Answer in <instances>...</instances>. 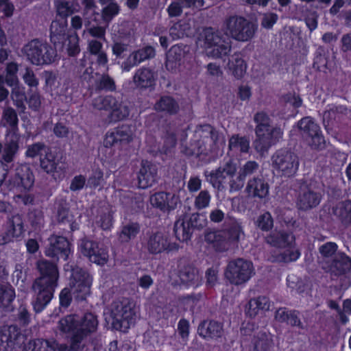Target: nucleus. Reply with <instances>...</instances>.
I'll list each match as a JSON object with an SVG mask.
<instances>
[{
	"mask_svg": "<svg viewBox=\"0 0 351 351\" xmlns=\"http://www.w3.org/2000/svg\"><path fill=\"white\" fill-rule=\"evenodd\" d=\"M337 250L338 245L332 241H328L319 247L318 251L322 258L320 263L322 267L324 266L325 262L330 261L337 255Z\"/></svg>",
	"mask_w": 351,
	"mask_h": 351,
	"instance_id": "obj_45",
	"label": "nucleus"
},
{
	"mask_svg": "<svg viewBox=\"0 0 351 351\" xmlns=\"http://www.w3.org/2000/svg\"><path fill=\"white\" fill-rule=\"evenodd\" d=\"M95 88L99 91L114 92L116 90L114 80L108 75L103 74L101 77L95 82Z\"/></svg>",
	"mask_w": 351,
	"mask_h": 351,
	"instance_id": "obj_50",
	"label": "nucleus"
},
{
	"mask_svg": "<svg viewBox=\"0 0 351 351\" xmlns=\"http://www.w3.org/2000/svg\"><path fill=\"white\" fill-rule=\"evenodd\" d=\"M150 202L153 206L162 212L169 213L176 208L180 200L178 197L171 193L160 191L152 195Z\"/></svg>",
	"mask_w": 351,
	"mask_h": 351,
	"instance_id": "obj_24",
	"label": "nucleus"
},
{
	"mask_svg": "<svg viewBox=\"0 0 351 351\" xmlns=\"http://www.w3.org/2000/svg\"><path fill=\"white\" fill-rule=\"evenodd\" d=\"M67 20L55 19L50 25V40L54 45H64L66 41Z\"/></svg>",
	"mask_w": 351,
	"mask_h": 351,
	"instance_id": "obj_30",
	"label": "nucleus"
},
{
	"mask_svg": "<svg viewBox=\"0 0 351 351\" xmlns=\"http://www.w3.org/2000/svg\"><path fill=\"white\" fill-rule=\"evenodd\" d=\"M228 66L232 74L237 79H241L243 77L247 68L245 60L238 56L232 57V59L229 60Z\"/></svg>",
	"mask_w": 351,
	"mask_h": 351,
	"instance_id": "obj_47",
	"label": "nucleus"
},
{
	"mask_svg": "<svg viewBox=\"0 0 351 351\" xmlns=\"http://www.w3.org/2000/svg\"><path fill=\"white\" fill-rule=\"evenodd\" d=\"M48 147L43 142L34 143L27 147L25 156L27 158H35L43 156V153L47 151Z\"/></svg>",
	"mask_w": 351,
	"mask_h": 351,
	"instance_id": "obj_57",
	"label": "nucleus"
},
{
	"mask_svg": "<svg viewBox=\"0 0 351 351\" xmlns=\"http://www.w3.org/2000/svg\"><path fill=\"white\" fill-rule=\"evenodd\" d=\"M111 317L114 329L127 332L136 322V312L134 304L127 298L114 301L111 305Z\"/></svg>",
	"mask_w": 351,
	"mask_h": 351,
	"instance_id": "obj_4",
	"label": "nucleus"
},
{
	"mask_svg": "<svg viewBox=\"0 0 351 351\" xmlns=\"http://www.w3.org/2000/svg\"><path fill=\"white\" fill-rule=\"evenodd\" d=\"M62 157L59 158L57 153L51 151V148H47L45 154L40 157V167L47 173L55 176L58 174L60 179L64 176L65 168L59 166L61 162Z\"/></svg>",
	"mask_w": 351,
	"mask_h": 351,
	"instance_id": "obj_20",
	"label": "nucleus"
},
{
	"mask_svg": "<svg viewBox=\"0 0 351 351\" xmlns=\"http://www.w3.org/2000/svg\"><path fill=\"white\" fill-rule=\"evenodd\" d=\"M11 226L12 231V234L14 237L19 238L23 235L25 230L22 218L19 215L13 217Z\"/></svg>",
	"mask_w": 351,
	"mask_h": 351,
	"instance_id": "obj_61",
	"label": "nucleus"
},
{
	"mask_svg": "<svg viewBox=\"0 0 351 351\" xmlns=\"http://www.w3.org/2000/svg\"><path fill=\"white\" fill-rule=\"evenodd\" d=\"M155 54V49L153 47L146 46L134 51L131 56L134 60V64H140L147 59L154 58Z\"/></svg>",
	"mask_w": 351,
	"mask_h": 351,
	"instance_id": "obj_52",
	"label": "nucleus"
},
{
	"mask_svg": "<svg viewBox=\"0 0 351 351\" xmlns=\"http://www.w3.org/2000/svg\"><path fill=\"white\" fill-rule=\"evenodd\" d=\"M3 119L12 130L18 128V115L16 110L12 107H8L4 109L3 112Z\"/></svg>",
	"mask_w": 351,
	"mask_h": 351,
	"instance_id": "obj_58",
	"label": "nucleus"
},
{
	"mask_svg": "<svg viewBox=\"0 0 351 351\" xmlns=\"http://www.w3.org/2000/svg\"><path fill=\"white\" fill-rule=\"evenodd\" d=\"M300 312L297 310H289L286 307H281L276 310L275 319L280 323H285L291 326L304 329V326L300 318Z\"/></svg>",
	"mask_w": 351,
	"mask_h": 351,
	"instance_id": "obj_26",
	"label": "nucleus"
},
{
	"mask_svg": "<svg viewBox=\"0 0 351 351\" xmlns=\"http://www.w3.org/2000/svg\"><path fill=\"white\" fill-rule=\"evenodd\" d=\"M119 102L116 97L112 95H106L99 99V108L112 112L113 109L117 106Z\"/></svg>",
	"mask_w": 351,
	"mask_h": 351,
	"instance_id": "obj_62",
	"label": "nucleus"
},
{
	"mask_svg": "<svg viewBox=\"0 0 351 351\" xmlns=\"http://www.w3.org/2000/svg\"><path fill=\"white\" fill-rule=\"evenodd\" d=\"M158 167L147 160H142L137 173L138 187L143 189L152 186L157 180Z\"/></svg>",
	"mask_w": 351,
	"mask_h": 351,
	"instance_id": "obj_22",
	"label": "nucleus"
},
{
	"mask_svg": "<svg viewBox=\"0 0 351 351\" xmlns=\"http://www.w3.org/2000/svg\"><path fill=\"white\" fill-rule=\"evenodd\" d=\"M256 225L258 229L263 232H268L274 227V219L269 212H265L260 215L256 221Z\"/></svg>",
	"mask_w": 351,
	"mask_h": 351,
	"instance_id": "obj_55",
	"label": "nucleus"
},
{
	"mask_svg": "<svg viewBox=\"0 0 351 351\" xmlns=\"http://www.w3.org/2000/svg\"><path fill=\"white\" fill-rule=\"evenodd\" d=\"M258 167V165L256 161H247L240 170L239 175L238 176L239 182L240 183L235 189H239L243 185L245 177L252 174Z\"/></svg>",
	"mask_w": 351,
	"mask_h": 351,
	"instance_id": "obj_54",
	"label": "nucleus"
},
{
	"mask_svg": "<svg viewBox=\"0 0 351 351\" xmlns=\"http://www.w3.org/2000/svg\"><path fill=\"white\" fill-rule=\"evenodd\" d=\"M86 183V176L82 174L75 176L70 183L69 189L72 192L80 191L84 189Z\"/></svg>",
	"mask_w": 351,
	"mask_h": 351,
	"instance_id": "obj_63",
	"label": "nucleus"
},
{
	"mask_svg": "<svg viewBox=\"0 0 351 351\" xmlns=\"http://www.w3.org/2000/svg\"><path fill=\"white\" fill-rule=\"evenodd\" d=\"M79 319L75 315H69L59 321V328L64 333L75 334L78 330Z\"/></svg>",
	"mask_w": 351,
	"mask_h": 351,
	"instance_id": "obj_46",
	"label": "nucleus"
},
{
	"mask_svg": "<svg viewBox=\"0 0 351 351\" xmlns=\"http://www.w3.org/2000/svg\"><path fill=\"white\" fill-rule=\"evenodd\" d=\"M148 252L153 255L176 252L179 250V245L171 242L168 235L161 232L151 234L146 242Z\"/></svg>",
	"mask_w": 351,
	"mask_h": 351,
	"instance_id": "obj_12",
	"label": "nucleus"
},
{
	"mask_svg": "<svg viewBox=\"0 0 351 351\" xmlns=\"http://www.w3.org/2000/svg\"><path fill=\"white\" fill-rule=\"evenodd\" d=\"M255 134V148L263 151L267 145L278 141L282 137L283 132L280 127H272L271 123H261L256 125Z\"/></svg>",
	"mask_w": 351,
	"mask_h": 351,
	"instance_id": "obj_15",
	"label": "nucleus"
},
{
	"mask_svg": "<svg viewBox=\"0 0 351 351\" xmlns=\"http://www.w3.org/2000/svg\"><path fill=\"white\" fill-rule=\"evenodd\" d=\"M221 231L231 247L238 245L241 234H243L241 226L237 222L228 225Z\"/></svg>",
	"mask_w": 351,
	"mask_h": 351,
	"instance_id": "obj_40",
	"label": "nucleus"
},
{
	"mask_svg": "<svg viewBox=\"0 0 351 351\" xmlns=\"http://www.w3.org/2000/svg\"><path fill=\"white\" fill-rule=\"evenodd\" d=\"M298 126L311 149L322 150L324 148L326 142L320 127L311 118H302L298 121Z\"/></svg>",
	"mask_w": 351,
	"mask_h": 351,
	"instance_id": "obj_9",
	"label": "nucleus"
},
{
	"mask_svg": "<svg viewBox=\"0 0 351 351\" xmlns=\"http://www.w3.org/2000/svg\"><path fill=\"white\" fill-rule=\"evenodd\" d=\"M195 136H199V138L192 141L189 147L185 148L184 153L200 160H206L211 147L219 140V133L211 125L204 124L197 128Z\"/></svg>",
	"mask_w": 351,
	"mask_h": 351,
	"instance_id": "obj_2",
	"label": "nucleus"
},
{
	"mask_svg": "<svg viewBox=\"0 0 351 351\" xmlns=\"http://www.w3.org/2000/svg\"><path fill=\"white\" fill-rule=\"evenodd\" d=\"M269 186L263 178H254L248 181L246 191L249 196L263 199L269 194Z\"/></svg>",
	"mask_w": 351,
	"mask_h": 351,
	"instance_id": "obj_32",
	"label": "nucleus"
},
{
	"mask_svg": "<svg viewBox=\"0 0 351 351\" xmlns=\"http://www.w3.org/2000/svg\"><path fill=\"white\" fill-rule=\"evenodd\" d=\"M205 241L211 245L216 252H224L231 247L221 231H211L205 234Z\"/></svg>",
	"mask_w": 351,
	"mask_h": 351,
	"instance_id": "obj_34",
	"label": "nucleus"
},
{
	"mask_svg": "<svg viewBox=\"0 0 351 351\" xmlns=\"http://www.w3.org/2000/svg\"><path fill=\"white\" fill-rule=\"evenodd\" d=\"M254 274L252 263L239 258L228 263L225 276L230 284L241 285L247 282Z\"/></svg>",
	"mask_w": 351,
	"mask_h": 351,
	"instance_id": "obj_8",
	"label": "nucleus"
},
{
	"mask_svg": "<svg viewBox=\"0 0 351 351\" xmlns=\"http://www.w3.org/2000/svg\"><path fill=\"white\" fill-rule=\"evenodd\" d=\"M72 293L70 288L62 289L59 294L60 306L64 308H68L72 302Z\"/></svg>",
	"mask_w": 351,
	"mask_h": 351,
	"instance_id": "obj_64",
	"label": "nucleus"
},
{
	"mask_svg": "<svg viewBox=\"0 0 351 351\" xmlns=\"http://www.w3.org/2000/svg\"><path fill=\"white\" fill-rule=\"evenodd\" d=\"M154 109L158 112L174 116L180 112V108L178 101L174 97L170 95H162L155 103Z\"/></svg>",
	"mask_w": 351,
	"mask_h": 351,
	"instance_id": "obj_29",
	"label": "nucleus"
},
{
	"mask_svg": "<svg viewBox=\"0 0 351 351\" xmlns=\"http://www.w3.org/2000/svg\"><path fill=\"white\" fill-rule=\"evenodd\" d=\"M79 5L74 1L60 0L56 4V12L62 20H67V17L78 11Z\"/></svg>",
	"mask_w": 351,
	"mask_h": 351,
	"instance_id": "obj_44",
	"label": "nucleus"
},
{
	"mask_svg": "<svg viewBox=\"0 0 351 351\" xmlns=\"http://www.w3.org/2000/svg\"><path fill=\"white\" fill-rule=\"evenodd\" d=\"M133 81L136 86L141 88H154L156 85V77L152 69L147 67L138 69L134 77Z\"/></svg>",
	"mask_w": 351,
	"mask_h": 351,
	"instance_id": "obj_33",
	"label": "nucleus"
},
{
	"mask_svg": "<svg viewBox=\"0 0 351 351\" xmlns=\"http://www.w3.org/2000/svg\"><path fill=\"white\" fill-rule=\"evenodd\" d=\"M321 201V195L319 193L313 191L304 192L299 196L298 205L300 209L307 210L316 207Z\"/></svg>",
	"mask_w": 351,
	"mask_h": 351,
	"instance_id": "obj_36",
	"label": "nucleus"
},
{
	"mask_svg": "<svg viewBox=\"0 0 351 351\" xmlns=\"http://www.w3.org/2000/svg\"><path fill=\"white\" fill-rule=\"evenodd\" d=\"M178 277L181 282L187 285H194L198 280V271L191 264L184 265L178 271Z\"/></svg>",
	"mask_w": 351,
	"mask_h": 351,
	"instance_id": "obj_41",
	"label": "nucleus"
},
{
	"mask_svg": "<svg viewBox=\"0 0 351 351\" xmlns=\"http://www.w3.org/2000/svg\"><path fill=\"white\" fill-rule=\"evenodd\" d=\"M211 195L207 190L201 191L195 197L194 206L197 210H202L207 208L210 202Z\"/></svg>",
	"mask_w": 351,
	"mask_h": 351,
	"instance_id": "obj_56",
	"label": "nucleus"
},
{
	"mask_svg": "<svg viewBox=\"0 0 351 351\" xmlns=\"http://www.w3.org/2000/svg\"><path fill=\"white\" fill-rule=\"evenodd\" d=\"M323 269L337 276H343L351 269V258L344 252H339L330 261H326Z\"/></svg>",
	"mask_w": 351,
	"mask_h": 351,
	"instance_id": "obj_23",
	"label": "nucleus"
},
{
	"mask_svg": "<svg viewBox=\"0 0 351 351\" xmlns=\"http://www.w3.org/2000/svg\"><path fill=\"white\" fill-rule=\"evenodd\" d=\"M272 166L281 176L291 178L297 173L300 160L298 156L291 149H278L271 157Z\"/></svg>",
	"mask_w": 351,
	"mask_h": 351,
	"instance_id": "obj_5",
	"label": "nucleus"
},
{
	"mask_svg": "<svg viewBox=\"0 0 351 351\" xmlns=\"http://www.w3.org/2000/svg\"><path fill=\"white\" fill-rule=\"evenodd\" d=\"M229 152H240L247 154L250 149V140L247 137L234 134L228 141Z\"/></svg>",
	"mask_w": 351,
	"mask_h": 351,
	"instance_id": "obj_42",
	"label": "nucleus"
},
{
	"mask_svg": "<svg viewBox=\"0 0 351 351\" xmlns=\"http://www.w3.org/2000/svg\"><path fill=\"white\" fill-rule=\"evenodd\" d=\"M81 253L97 265H104L108 260V250L99 243L82 239L79 245Z\"/></svg>",
	"mask_w": 351,
	"mask_h": 351,
	"instance_id": "obj_14",
	"label": "nucleus"
},
{
	"mask_svg": "<svg viewBox=\"0 0 351 351\" xmlns=\"http://www.w3.org/2000/svg\"><path fill=\"white\" fill-rule=\"evenodd\" d=\"M39 276L32 283L34 293L32 306L36 313H41L53 298L58 285L59 269L56 263L48 260H40L36 263Z\"/></svg>",
	"mask_w": 351,
	"mask_h": 351,
	"instance_id": "obj_1",
	"label": "nucleus"
},
{
	"mask_svg": "<svg viewBox=\"0 0 351 351\" xmlns=\"http://www.w3.org/2000/svg\"><path fill=\"white\" fill-rule=\"evenodd\" d=\"M205 45L208 51L209 55L215 58H222L228 56L231 51V45L218 33L213 32V28H207L204 30Z\"/></svg>",
	"mask_w": 351,
	"mask_h": 351,
	"instance_id": "obj_16",
	"label": "nucleus"
},
{
	"mask_svg": "<svg viewBox=\"0 0 351 351\" xmlns=\"http://www.w3.org/2000/svg\"><path fill=\"white\" fill-rule=\"evenodd\" d=\"M130 113V110L128 106L124 104L123 102H119L112 112H110L109 117L113 122H117L126 119Z\"/></svg>",
	"mask_w": 351,
	"mask_h": 351,
	"instance_id": "obj_49",
	"label": "nucleus"
},
{
	"mask_svg": "<svg viewBox=\"0 0 351 351\" xmlns=\"http://www.w3.org/2000/svg\"><path fill=\"white\" fill-rule=\"evenodd\" d=\"M120 12V6L117 3H111L105 6L101 10V19L108 24L112 19L119 14Z\"/></svg>",
	"mask_w": 351,
	"mask_h": 351,
	"instance_id": "obj_51",
	"label": "nucleus"
},
{
	"mask_svg": "<svg viewBox=\"0 0 351 351\" xmlns=\"http://www.w3.org/2000/svg\"><path fill=\"white\" fill-rule=\"evenodd\" d=\"M104 181V173L101 170L94 171L88 178L86 187L95 190L99 187L102 188V182Z\"/></svg>",
	"mask_w": 351,
	"mask_h": 351,
	"instance_id": "obj_59",
	"label": "nucleus"
},
{
	"mask_svg": "<svg viewBox=\"0 0 351 351\" xmlns=\"http://www.w3.org/2000/svg\"><path fill=\"white\" fill-rule=\"evenodd\" d=\"M16 330V327L10 326L8 328L0 330V341L1 343H5L7 346L14 343L17 339V335H12V332Z\"/></svg>",
	"mask_w": 351,
	"mask_h": 351,
	"instance_id": "obj_60",
	"label": "nucleus"
},
{
	"mask_svg": "<svg viewBox=\"0 0 351 351\" xmlns=\"http://www.w3.org/2000/svg\"><path fill=\"white\" fill-rule=\"evenodd\" d=\"M132 139V133L130 128L128 125H122L106 132L104 144L106 147L121 146L129 143Z\"/></svg>",
	"mask_w": 351,
	"mask_h": 351,
	"instance_id": "obj_19",
	"label": "nucleus"
},
{
	"mask_svg": "<svg viewBox=\"0 0 351 351\" xmlns=\"http://www.w3.org/2000/svg\"><path fill=\"white\" fill-rule=\"evenodd\" d=\"M121 204L127 212L134 213L142 206V197L132 191H128L123 194L120 198Z\"/></svg>",
	"mask_w": 351,
	"mask_h": 351,
	"instance_id": "obj_37",
	"label": "nucleus"
},
{
	"mask_svg": "<svg viewBox=\"0 0 351 351\" xmlns=\"http://www.w3.org/2000/svg\"><path fill=\"white\" fill-rule=\"evenodd\" d=\"M70 284L77 301H84L90 295L92 279L84 269L79 267L72 268Z\"/></svg>",
	"mask_w": 351,
	"mask_h": 351,
	"instance_id": "obj_11",
	"label": "nucleus"
},
{
	"mask_svg": "<svg viewBox=\"0 0 351 351\" xmlns=\"http://www.w3.org/2000/svg\"><path fill=\"white\" fill-rule=\"evenodd\" d=\"M206 219L199 213L180 217L175 222L173 232L176 238L182 242L191 240L195 230H200L206 226Z\"/></svg>",
	"mask_w": 351,
	"mask_h": 351,
	"instance_id": "obj_6",
	"label": "nucleus"
},
{
	"mask_svg": "<svg viewBox=\"0 0 351 351\" xmlns=\"http://www.w3.org/2000/svg\"><path fill=\"white\" fill-rule=\"evenodd\" d=\"M236 171V165L231 159H229L222 166L211 171L208 176V180L215 188L220 189L223 187V184L227 182L226 180L228 178L231 188H234L232 182H233L232 178L235 176Z\"/></svg>",
	"mask_w": 351,
	"mask_h": 351,
	"instance_id": "obj_17",
	"label": "nucleus"
},
{
	"mask_svg": "<svg viewBox=\"0 0 351 351\" xmlns=\"http://www.w3.org/2000/svg\"><path fill=\"white\" fill-rule=\"evenodd\" d=\"M48 241L49 244L45 250L46 256L56 261L68 260L72 252V244L66 237L53 234L49 238Z\"/></svg>",
	"mask_w": 351,
	"mask_h": 351,
	"instance_id": "obj_13",
	"label": "nucleus"
},
{
	"mask_svg": "<svg viewBox=\"0 0 351 351\" xmlns=\"http://www.w3.org/2000/svg\"><path fill=\"white\" fill-rule=\"evenodd\" d=\"M334 214L345 227L351 225V199L339 202L334 209Z\"/></svg>",
	"mask_w": 351,
	"mask_h": 351,
	"instance_id": "obj_35",
	"label": "nucleus"
},
{
	"mask_svg": "<svg viewBox=\"0 0 351 351\" xmlns=\"http://www.w3.org/2000/svg\"><path fill=\"white\" fill-rule=\"evenodd\" d=\"M141 231V226L138 222L130 221L121 227L118 233V239L121 243H127L135 239Z\"/></svg>",
	"mask_w": 351,
	"mask_h": 351,
	"instance_id": "obj_38",
	"label": "nucleus"
},
{
	"mask_svg": "<svg viewBox=\"0 0 351 351\" xmlns=\"http://www.w3.org/2000/svg\"><path fill=\"white\" fill-rule=\"evenodd\" d=\"M226 26L232 38L239 41L250 40L256 29L252 23L240 16H230L226 21Z\"/></svg>",
	"mask_w": 351,
	"mask_h": 351,
	"instance_id": "obj_10",
	"label": "nucleus"
},
{
	"mask_svg": "<svg viewBox=\"0 0 351 351\" xmlns=\"http://www.w3.org/2000/svg\"><path fill=\"white\" fill-rule=\"evenodd\" d=\"M186 46L177 44L172 46L167 53L165 66L168 71L173 72L181 64L185 57Z\"/></svg>",
	"mask_w": 351,
	"mask_h": 351,
	"instance_id": "obj_27",
	"label": "nucleus"
},
{
	"mask_svg": "<svg viewBox=\"0 0 351 351\" xmlns=\"http://www.w3.org/2000/svg\"><path fill=\"white\" fill-rule=\"evenodd\" d=\"M346 111V108L343 106L328 105V109L324 111L323 114L324 121H326L328 125H333L345 115Z\"/></svg>",
	"mask_w": 351,
	"mask_h": 351,
	"instance_id": "obj_43",
	"label": "nucleus"
},
{
	"mask_svg": "<svg viewBox=\"0 0 351 351\" xmlns=\"http://www.w3.org/2000/svg\"><path fill=\"white\" fill-rule=\"evenodd\" d=\"M25 52L32 64L37 66L51 64L57 56L54 48L38 39L31 40L25 46Z\"/></svg>",
	"mask_w": 351,
	"mask_h": 351,
	"instance_id": "obj_7",
	"label": "nucleus"
},
{
	"mask_svg": "<svg viewBox=\"0 0 351 351\" xmlns=\"http://www.w3.org/2000/svg\"><path fill=\"white\" fill-rule=\"evenodd\" d=\"M177 144V135L175 132L167 131L163 138V145L160 151L161 154L169 155L172 153Z\"/></svg>",
	"mask_w": 351,
	"mask_h": 351,
	"instance_id": "obj_48",
	"label": "nucleus"
},
{
	"mask_svg": "<svg viewBox=\"0 0 351 351\" xmlns=\"http://www.w3.org/2000/svg\"><path fill=\"white\" fill-rule=\"evenodd\" d=\"M198 335L206 341H216L223 335V324L214 319H204L197 326Z\"/></svg>",
	"mask_w": 351,
	"mask_h": 351,
	"instance_id": "obj_21",
	"label": "nucleus"
},
{
	"mask_svg": "<svg viewBox=\"0 0 351 351\" xmlns=\"http://www.w3.org/2000/svg\"><path fill=\"white\" fill-rule=\"evenodd\" d=\"M57 219L60 223L68 224L71 232H73L80 228L74 215L70 211L69 204L65 201H62L58 204Z\"/></svg>",
	"mask_w": 351,
	"mask_h": 351,
	"instance_id": "obj_31",
	"label": "nucleus"
},
{
	"mask_svg": "<svg viewBox=\"0 0 351 351\" xmlns=\"http://www.w3.org/2000/svg\"><path fill=\"white\" fill-rule=\"evenodd\" d=\"M66 52L69 56L75 57L80 52V38L76 32L69 34L66 38Z\"/></svg>",
	"mask_w": 351,
	"mask_h": 351,
	"instance_id": "obj_53",
	"label": "nucleus"
},
{
	"mask_svg": "<svg viewBox=\"0 0 351 351\" xmlns=\"http://www.w3.org/2000/svg\"><path fill=\"white\" fill-rule=\"evenodd\" d=\"M270 300L265 295H259L251 298L246 306V315L251 318L255 317L258 314L268 311L270 308Z\"/></svg>",
	"mask_w": 351,
	"mask_h": 351,
	"instance_id": "obj_28",
	"label": "nucleus"
},
{
	"mask_svg": "<svg viewBox=\"0 0 351 351\" xmlns=\"http://www.w3.org/2000/svg\"><path fill=\"white\" fill-rule=\"evenodd\" d=\"M13 188L21 192L29 191L34 184V175L29 166L21 165L16 167L15 174L10 180Z\"/></svg>",
	"mask_w": 351,
	"mask_h": 351,
	"instance_id": "obj_18",
	"label": "nucleus"
},
{
	"mask_svg": "<svg viewBox=\"0 0 351 351\" xmlns=\"http://www.w3.org/2000/svg\"><path fill=\"white\" fill-rule=\"evenodd\" d=\"M98 325L97 315L91 312L85 313L79 319L78 330L71 335L69 338V345L66 343L60 344L58 351H81L83 348L82 341L97 330Z\"/></svg>",
	"mask_w": 351,
	"mask_h": 351,
	"instance_id": "obj_3",
	"label": "nucleus"
},
{
	"mask_svg": "<svg viewBox=\"0 0 351 351\" xmlns=\"http://www.w3.org/2000/svg\"><path fill=\"white\" fill-rule=\"evenodd\" d=\"M266 242L277 248L290 247L295 243V237L292 232L280 230L271 232L266 238Z\"/></svg>",
	"mask_w": 351,
	"mask_h": 351,
	"instance_id": "obj_25",
	"label": "nucleus"
},
{
	"mask_svg": "<svg viewBox=\"0 0 351 351\" xmlns=\"http://www.w3.org/2000/svg\"><path fill=\"white\" fill-rule=\"evenodd\" d=\"M253 351H270L274 346L272 336L266 332L260 331L254 336L252 341Z\"/></svg>",
	"mask_w": 351,
	"mask_h": 351,
	"instance_id": "obj_39",
	"label": "nucleus"
}]
</instances>
